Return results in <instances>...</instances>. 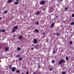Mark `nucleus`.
I'll use <instances>...</instances> for the list:
<instances>
[{"mask_svg":"<svg viewBox=\"0 0 74 74\" xmlns=\"http://www.w3.org/2000/svg\"><path fill=\"white\" fill-rule=\"evenodd\" d=\"M65 61L64 60L61 59L60 61H59L58 62V64H60V65H61L62 64V63H65Z\"/></svg>","mask_w":74,"mask_h":74,"instance_id":"obj_1","label":"nucleus"},{"mask_svg":"<svg viewBox=\"0 0 74 74\" xmlns=\"http://www.w3.org/2000/svg\"><path fill=\"white\" fill-rule=\"evenodd\" d=\"M58 48H55V47L54 48L53 50V54H55V53H56V52H57V51H58Z\"/></svg>","mask_w":74,"mask_h":74,"instance_id":"obj_2","label":"nucleus"},{"mask_svg":"<svg viewBox=\"0 0 74 74\" xmlns=\"http://www.w3.org/2000/svg\"><path fill=\"white\" fill-rule=\"evenodd\" d=\"M45 1L44 0H42L40 3V5H45Z\"/></svg>","mask_w":74,"mask_h":74,"instance_id":"obj_3","label":"nucleus"},{"mask_svg":"<svg viewBox=\"0 0 74 74\" xmlns=\"http://www.w3.org/2000/svg\"><path fill=\"white\" fill-rule=\"evenodd\" d=\"M16 69L15 67H13L11 68V70L12 72H14L15 71V70H16Z\"/></svg>","mask_w":74,"mask_h":74,"instance_id":"obj_4","label":"nucleus"},{"mask_svg":"<svg viewBox=\"0 0 74 74\" xmlns=\"http://www.w3.org/2000/svg\"><path fill=\"white\" fill-rule=\"evenodd\" d=\"M38 41H37V39H34L33 40V43L34 44H36L37 42Z\"/></svg>","mask_w":74,"mask_h":74,"instance_id":"obj_5","label":"nucleus"},{"mask_svg":"<svg viewBox=\"0 0 74 74\" xmlns=\"http://www.w3.org/2000/svg\"><path fill=\"white\" fill-rule=\"evenodd\" d=\"M9 49H10V47H7L5 48V50L6 51H8V50H9Z\"/></svg>","mask_w":74,"mask_h":74,"instance_id":"obj_6","label":"nucleus"},{"mask_svg":"<svg viewBox=\"0 0 74 74\" xmlns=\"http://www.w3.org/2000/svg\"><path fill=\"white\" fill-rule=\"evenodd\" d=\"M18 38L19 40H21V39H22L23 38V36L22 35L20 36H18Z\"/></svg>","mask_w":74,"mask_h":74,"instance_id":"obj_7","label":"nucleus"},{"mask_svg":"<svg viewBox=\"0 0 74 74\" xmlns=\"http://www.w3.org/2000/svg\"><path fill=\"white\" fill-rule=\"evenodd\" d=\"M13 0H8L7 1V3H11L12 2V1H13Z\"/></svg>","mask_w":74,"mask_h":74,"instance_id":"obj_8","label":"nucleus"},{"mask_svg":"<svg viewBox=\"0 0 74 74\" xmlns=\"http://www.w3.org/2000/svg\"><path fill=\"white\" fill-rule=\"evenodd\" d=\"M14 29L15 30H16L18 29V26H16L13 27Z\"/></svg>","mask_w":74,"mask_h":74,"instance_id":"obj_9","label":"nucleus"},{"mask_svg":"<svg viewBox=\"0 0 74 74\" xmlns=\"http://www.w3.org/2000/svg\"><path fill=\"white\" fill-rule=\"evenodd\" d=\"M40 12L39 11H38L36 13V15H38L40 14Z\"/></svg>","mask_w":74,"mask_h":74,"instance_id":"obj_10","label":"nucleus"},{"mask_svg":"<svg viewBox=\"0 0 74 74\" xmlns=\"http://www.w3.org/2000/svg\"><path fill=\"white\" fill-rule=\"evenodd\" d=\"M55 25V24H54V23H53L51 24V26L50 27H53V26H54Z\"/></svg>","mask_w":74,"mask_h":74,"instance_id":"obj_11","label":"nucleus"},{"mask_svg":"<svg viewBox=\"0 0 74 74\" xmlns=\"http://www.w3.org/2000/svg\"><path fill=\"white\" fill-rule=\"evenodd\" d=\"M17 50L18 51H20L21 50V48L19 47H18L17 48Z\"/></svg>","mask_w":74,"mask_h":74,"instance_id":"obj_12","label":"nucleus"},{"mask_svg":"<svg viewBox=\"0 0 74 74\" xmlns=\"http://www.w3.org/2000/svg\"><path fill=\"white\" fill-rule=\"evenodd\" d=\"M12 67V65H9V68L10 69H11Z\"/></svg>","mask_w":74,"mask_h":74,"instance_id":"obj_13","label":"nucleus"},{"mask_svg":"<svg viewBox=\"0 0 74 74\" xmlns=\"http://www.w3.org/2000/svg\"><path fill=\"white\" fill-rule=\"evenodd\" d=\"M34 32H36V33H38V30L37 29H35L34 30Z\"/></svg>","mask_w":74,"mask_h":74,"instance_id":"obj_14","label":"nucleus"},{"mask_svg":"<svg viewBox=\"0 0 74 74\" xmlns=\"http://www.w3.org/2000/svg\"><path fill=\"white\" fill-rule=\"evenodd\" d=\"M8 11L7 10H5L3 12V13L5 14H6L7 13Z\"/></svg>","mask_w":74,"mask_h":74,"instance_id":"obj_15","label":"nucleus"},{"mask_svg":"<svg viewBox=\"0 0 74 74\" xmlns=\"http://www.w3.org/2000/svg\"><path fill=\"white\" fill-rule=\"evenodd\" d=\"M65 59L66 60H69V58L68 57H66Z\"/></svg>","mask_w":74,"mask_h":74,"instance_id":"obj_16","label":"nucleus"},{"mask_svg":"<svg viewBox=\"0 0 74 74\" xmlns=\"http://www.w3.org/2000/svg\"><path fill=\"white\" fill-rule=\"evenodd\" d=\"M55 60H51V63L53 64V63H55Z\"/></svg>","mask_w":74,"mask_h":74,"instance_id":"obj_17","label":"nucleus"},{"mask_svg":"<svg viewBox=\"0 0 74 74\" xmlns=\"http://www.w3.org/2000/svg\"><path fill=\"white\" fill-rule=\"evenodd\" d=\"M18 1L15 2L14 3V4H15V5H17V4H18Z\"/></svg>","mask_w":74,"mask_h":74,"instance_id":"obj_18","label":"nucleus"},{"mask_svg":"<svg viewBox=\"0 0 74 74\" xmlns=\"http://www.w3.org/2000/svg\"><path fill=\"white\" fill-rule=\"evenodd\" d=\"M71 25H74V22H72L71 23Z\"/></svg>","mask_w":74,"mask_h":74,"instance_id":"obj_19","label":"nucleus"},{"mask_svg":"<svg viewBox=\"0 0 74 74\" xmlns=\"http://www.w3.org/2000/svg\"><path fill=\"white\" fill-rule=\"evenodd\" d=\"M36 25H38L39 24V23H38V21H36Z\"/></svg>","mask_w":74,"mask_h":74,"instance_id":"obj_20","label":"nucleus"},{"mask_svg":"<svg viewBox=\"0 0 74 74\" xmlns=\"http://www.w3.org/2000/svg\"><path fill=\"white\" fill-rule=\"evenodd\" d=\"M64 10H65V11H67V10H68V8H67V7H66V8H65Z\"/></svg>","mask_w":74,"mask_h":74,"instance_id":"obj_21","label":"nucleus"},{"mask_svg":"<svg viewBox=\"0 0 74 74\" xmlns=\"http://www.w3.org/2000/svg\"><path fill=\"white\" fill-rule=\"evenodd\" d=\"M5 30L4 29H3L2 30L1 32L2 33H3V32H5Z\"/></svg>","mask_w":74,"mask_h":74,"instance_id":"obj_22","label":"nucleus"},{"mask_svg":"<svg viewBox=\"0 0 74 74\" xmlns=\"http://www.w3.org/2000/svg\"><path fill=\"white\" fill-rule=\"evenodd\" d=\"M55 35H56V36H59V35H60V34H59L58 33H56L55 34Z\"/></svg>","mask_w":74,"mask_h":74,"instance_id":"obj_23","label":"nucleus"},{"mask_svg":"<svg viewBox=\"0 0 74 74\" xmlns=\"http://www.w3.org/2000/svg\"><path fill=\"white\" fill-rule=\"evenodd\" d=\"M20 56V55H17L16 56V57L17 58H19Z\"/></svg>","mask_w":74,"mask_h":74,"instance_id":"obj_24","label":"nucleus"},{"mask_svg":"<svg viewBox=\"0 0 74 74\" xmlns=\"http://www.w3.org/2000/svg\"><path fill=\"white\" fill-rule=\"evenodd\" d=\"M16 73H19V70H17L16 71Z\"/></svg>","mask_w":74,"mask_h":74,"instance_id":"obj_25","label":"nucleus"},{"mask_svg":"<svg viewBox=\"0 0 74 74\" xmlns=\"http://www.w3.org/2000/svg\"><path fill=\"white\" fill-rule=\"evenodd\" d=\"M69 44L70 45H71V44H72V41H70L69 42Z\"/></svg>","mask_w":74,"mask_h":74,"instance_id":"obj_26","label":"nucleus"},{"mask_svg":"<svg viewBox=\"0 0 74 74\" xmlns=\"http://www.w3.org/2000/svg\"><path fill=\"white\" fill-rule=\"evenodd\" d=\"M19 60H22V58L21 57H19Z\"/></svg>","mask_w":74,"mask_h":74,"instance_id":"obj_27","label":"nucleus"},{"mask_svg":"<svg viewBox=\"0 0 74 74\" xmlns=\"http://www.w3.org/2000/svg\"><path fill=\"white\" fill-rule=\"evenodd\" d=\"M38 45H37V46H34V48H37V47L38 46Z\"/></svg>","mask_w":74,"mask_h":74,"instance_id":"obj_28","label":"nucleus"},{"mask_svg":"<svg viewBox=\"0 0 74 74\" xmlns=\"http://www.w3.org/2000/svg\"><path fill=\"white\" fill-rule=\"evenodd\" d=\"M49 41V39H48V38H47L46 39V41L47 42H48Z\"/></svg>","mask_w":74,"mask_h":74,"instance_id":"obj_29","label":"nucleus"},{"mask_svg":"<svg viewBox=\"0 0 74 74\" xmlns=\"http://www.w3.org/2000/svg\"><path fill=\"white\" fill-rule=\"evenodd\" d=\"M72 17H74V13L72 14Z\"/></svg>","mask_w":74,"mask_h":74,"instance_id":"obj_30","label":"nucleus"},{"mask_svg":"<svg viewBox=\"0 0 74 74\" xmlns=\"http://www.w3.org/2000/svg\"><path fill=\"white\" fill-rule=\"evenodd\" d=\"M66 74V72H64L62 73V74Z\"/></svg>","mask_w":74,"mask_h":74,"instance_id":"obj_31","label":"nucleus"},{"mask_svg":"<svg viewBox=\"0 0 74 74\" xmlns=\"http://www.w3.org/2000/svg\"><path fill=\"white\" fill-rule=\"evenodd\" d=\"M12 32H15V29H13L12 31Z\"/></svg>","mask_w":74,"mask_h":74,"instance_id":"obj_32","label":"nucleus"},{"mask_svg":"<svg viewBox=\"0 0 74 74\" xmlns=\"http://www.w3.org/2000/svg\"><path fill=\"white\" fill-rule=\"evenodd\" d=\"M50 71H52V69L50 68Z\"/></svg>","mask_w":74,"mask_h":74,"instance_id":"obj_33","label":"nucleus"},{"mask_svg":"<svg viewBox=\"0 0 74 74\" xmlns=\"http://www.w3.org/2000/svg\"><path fill=\"white\" fill-rule=\"evenodd\" d=\"M31 50H33V49H34V48L33 47H32L31 48Z\"/></svg>","mask_w":74,"mask_h":74,"instance_id":"obj_34","label":"nucleus"},{"mask_svg":"<svg viewBox=\"0 0 74 74\" xmlns=\"http://www.w3.org/2000/svg\"><path fill=\"white\" fill-rule=\"evenodd\" d=\"M43 11H45V8H43Z\"/></svg>","mask_w":74,"mask_h":74,"instance_id":"obj_35","label":"nucleus"},{"mask_svg":"<svg viewBox=\"0 0 74 74\" xmlns=\"http://www.w3.org/2000/svg\"><path fill=\"white\" fill-rule=\"evenodd\" d=\"M26 74H29V72L28 71H27Z\"/></svg>","mask_w":74,"mask_h":74,"instance_id":"obj_36","label":"nucleus"},{"mask_svg":"<svg viewBox=\"0 0 74 74\" xmlns=\"http://www.w3.org/2000/svg\"><path fill=\"white\" fill-rule=\"evenodd\" d=\"M13 36L14 37H16V36H15V35H13Z\"/></svg>","mask_w":74,"mask_h":74,"instance_id":"obj_37","label":"nucleus"},{"mask_svg":"<svg viewBox=\"0 0 74 74\" xmlns=\"http://www.w3.org/2000/svg\"><path fill=\"white\" fill-rule=\"evenodd\" d=\"M42 35H44L45 34H44V33H42Z\"/></svg>","mask_w":74,"mask_h":74,"instance_id":"obj_38","label":"nucleus"},{"mask_svg":"<svg viewBox=\"0 0 74 74\" xmlns=\"http://www.w3.org/2000/svg\"><path fill=\"white\" fill-rule=\"evenodd\" d=\"M38 68H40V66L38 65Z\"/></svg>","mask_w":74,"mask_h":74,"instance_id":"obj_39","label":"nucleus"},{"mask_svg":"<svg viewBox=\"0 0 74 74\" xmlns=\"http://www.w3.org/2000/svg\"><path fill=\"white\" fill-rule=\"evenodd\" d=\"M2 18H2V17H0V20H1V19H2Z\"/></svg>","mask_w":74,"mask_h":74,"instance_id":"obj_40","label":"nucleus"},{"mask_svg":"<svg viewBox=\"0 0 74 74\" xmlns=\"http://www.w3.org/2000/svg\"><path fill=\"white\" fill-rule=\"evenodd\" d=\"M33 74H36V73H34Z\"/></svg>","mask_w":74,"mask_h":74,"instance_id":"obj_41","label":"nucleus"},{"mask_svg":"<svg viewBox=\"0 0 74 74\" xmlns=\"http://www.w3.org/2000/svg\"><path fill=\"white\" fill-rule=\"evenodd\" d=\"M21 74H24V73L23 72L21 73Z\"/></svg>","mask_w":74,"mask_h":74,"instance_id":"obj_42","label":"nucleus"},{"mask_svg":"<svg viewBox=\"0 0 74 74\" xmlns=\"http://www.w3.org/2000/svg\"><path fill=\"white\" fill-rule=\"evenodd\" d=\"M56 18H58V16H56Z\"/></svg>","mask_w":74,"mask_h":74,"instance_id":"obj_43","label":"nucleus"},{"mask_svg":"<svg viewBox=\"0 0 74 74\" xmlns=\"http://www.w3.org/2000/svg\"><path fill=\"white\" fill-rule=\"evenodd\" d=\"M0 33H1V30L0 29Z\"/></svg>","mask_w":74,"mask_h":74,"instance_id":"obj_44","label":"nucleus"},{"mask_svg":"<svg viewBox=\"0 0 74 74\" xmlns=\"http://www.w3.org/2000/svg\"><path fill=\"white\" fill-rule=\"evenodd\" d=\"M61 0V1H63V0Z\"/></svg>","mask_w":74,"mask_h":74,"instance_id":"obj_45","label":"nucleus"},{"mask_svg":"<svg viewBox=\"0 0 74 74\" xmlns=\"http://www.w3.org/2000/svg\"><path fill=\"white\" fill-rule=\"evenodd\" d=\"M16 1H18L19 0H16Z\"/></svg>","mask_w":74,"mask_h":74,"instance_id":"obj_46","label":"nucleus"}]
</instances>
